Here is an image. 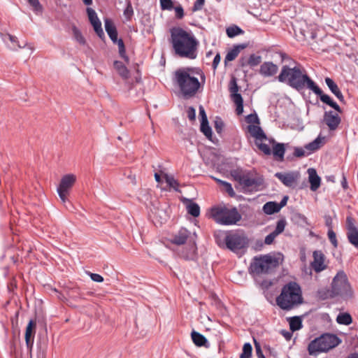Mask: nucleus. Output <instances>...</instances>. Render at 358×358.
Returning <instances> with one entry per match:
<instances>
[{
	"label": "nucleus",
	"instance_id": "nucleus-1",
	"mask_svg": "<svg viewBox=\"0 0 358 358\" xmlns=\"http://www.w3.org/2000/svg\"><path fill=\"white\" fill-rule=\"evenodd\" d=\"M173 80L182 97L189 99L203 90L206 76L199 69L180 68L175 71Z\"/></svg>",
	"mask_w": 358,
	"mask_h": 358
},
{
	"label": "nucleus",
	"instance_id": "nucleus-2",
	"mask_svg": "<svg viewBox=\"0 0 358 358\" xmlns=\"http://www.w3.org/2000/svg\"><path fill=\"white\" fill-rule=\"evenodd\" d=\"M170 35L169 43L176 55L189 59L197 57L199 41L191 31L174 27L170 29Z\"/></svg>",
	"mask_w": 358,
	"mask_h": 358
},
{
	"label": "nucleus",
	"instance_id": "nucleus-3",
	"mask_svg": "<svg viewBox=\"0 0 358 358\" xmlns=\"http://www.w3.org/2000/svg\"><path fill=\"white\" fill-rule=\"evenodd\" d=\"M303 303L300 285L294 281L285 284L280 294L276 298L277 305L282 310H289Z\"/></svg>",
	"mask_w": 358,
	"mask_h": 358
},
{
	"label": "nucleus",
	"instance_id": "nucleus-4",
	"mask_svg": "<svg viewBox=\"0 0 358 358\" xmlns=\"http://www.w3.org/2000/svg\"><path fill=\"white\" fill-rule=\"evenodd\" d=\"M278 80L280 83H286L297 90H303L305 87L310 90V83H315L306 74H303L298 66L290 68L287 65L282 66Z\"/></svg>",
	"mask_w": 358,
	"mask_h": 358
},
{
	"label": "nucleus",
	"instance_id": "nucleus-5",
	"mask_svg": "<svg viewBox=\"0 0 358 358\" xmlns=\"http://www.w3.org/2000/svg\"><path fill=\"white\" fill-rule=\"evenodd\" d=\"M196 240V234L195 232L192 233L182 227L173 235L171 242L178 245L185 244L186 246L181 252L180 256L186 260H195L197 255Z\"/></svg>",
	"mask_w": 358,
	"mask_h": 358
},
{
	"label": "nucleus",
	"instance_id": "nucleus-6",
	"mask_svg": "<svg viewBox=\"0 0 358 358\" xmlns=\"http://www.w3.org/2000/svg\"><path fill=\"white\" fill-rule=\"evenodd\" d=\"M278 266V259L270 255L255 256L250 263L249 273L254 277L261 276L272 273Z\"/></svg>",
	"mask_w": 358,
	"mask_h": 358
},
{
	"label": "nucleus",
	"instance_id": "nucleus-7",
	"mask_svg": "<svg viewBox=\"0 0 358 358\" xmlns=\"http://www.w3.org/2000/svg\"><path fill=\"white\" fill-rule=\"evenodd\" d=\"M341 343V340L335 334H323L311 341L308 346L309 355L316 356L321 352H328Z\"/></svg>",
	"mask_w": 358,
	"mask_h": 358
},
{
	"label": "nucleus",
	"instance_id": "nucleus-8",
	"mask_svg": "<svg viewBox=\"0 0 358 358\" xmlns=\"http://www.w3.org/2000/svg\"><path fill=\"white\" fill-rule=\"evenodd\" d=\"M210 213L213 220L222 225H234L241 219V215L236 208H229L225 205L213 207Z\"/></svg>",
	"mask_w": 358,
	"mask_h": 358
},
{
	"label": "nucleus",
	"instance_id": "nucleus-9",
	"mask_svg": "<svg viewBox=\"0 0 358 358\" xmlns=\"http://www.w3.org/2000/svg\"><path fill=\"white\" fill-rule=\"evenodd\" d=\"M224 240L227 248L236 254L243 253L249 245V239L243 231H231Z\"/></svg>",
	"mask_w": 358,
	"mask_h": 358
},
{
	"label": "nucleus",
	"instance_id": "nucleus-10",
	"mask_svg": "<svg viewBox=\"0 0 358 358\" xmlns=\"http://www.w3.org/2000/svg\"><path fill=\"white\" fill-rule=\"evenodd\" d=\"M331 294L349 297L352 295V289L347 275L343 271H338L334 277L331 284Z\"/></svg>",
	"mask_w": 358,
	"mask_h": 358
},
{
	"label": "nucleus",
	"instance_id": "nucleus-11",
	"mask_svg": "<svg viewBox=\"0 0 358 358\" xmlns=\"http://www.w3.org/2000/svg\"><path fill=\"white\" fill-rule=\"evenodd\" d=\"M248 131L255 138V145L259 150L265 155H270L271 154L270 145L274 144L275 140L268 138L259 126L250 124L248 126Z\"/></svg>",
	"mask_w": 358,
	"mask_h": 358
},
{
	"label": "nucleus",
	"instance_id": "nucleus-12",
	"mask_svg": "<svg viewBox=\"0 0 358 358\" xmlns=\"http://www.w3.org/2000/svg\"><path fill=\"white\" fill-rule=\"evenodd\" d=\"M76 180V176L73 174H66L62 178L57 187V193L64 203L68 201L67 195Z\"/></svg>",
	"mask_w": 358,
	"mask_h": 358
},
{
	"label": "nucleus",
	"instance_id": "nucleus-13",
	"mask_svg": "<svg viewBox=\"0 0 358 358\" xmlns=\"http://www.w3.org/2000/svg\"><path fill=\"white\" fill-rule=\"evenodd\" d=\"M236 180L246 189L257 191L262 185V179L258 177H250L248 173H238L234 176Z\"/></svg>",
	"mask_w": 358,
	"mask_h": 358
},
{
	"label": "nucleus",
	"instance_id": "nucleus-14",
	"mask_svg": "<svg viewBox=\"0 0 358 358\" xmlns=\"http://www.w3.org/2000/svg\"><path fill=\"white\" fill-rule=\"evenodd\" d=\"M345 228L348 241L355 248L358 249V227L355 224V219L350 215L346 217Z\"/></svg>",
	"mask_w": 358,
	"mask_h": 358
},
{
	"label": "nucleus",
	"instance_id": "nucleus-15",
	"mask_svg": "<svg viewBox=\"0 0 358 358\" xmlns=\"http://www.w3.org/2000/svg\"><path fill=\"white\" fill-rule=\"evenodd\" d=\"M310 85L311 88L310 90L319 96L322 102L327 104L338 113L342 112L341 107L329 95L324 94L322 90L315 83H310Z\"/></svg>",
	"mask_w": 358,
	"mask_h": 358
},
{
	"label": "nucleus",
	"instance_id": "nucleus-16",
	"mask_svg": "<svg viewBox=\"0 0 358 358\" xmlns=\"http://www.w3.org/2000/svg\"><path fill=\"white\" fill-rule=\"evenodd\" d=\"M313 257V261L311 262L310 265L316 273H320L327 268V264L325 263V255L321 250L314 251Z\"/></svg>",
	"mask_w": 358,
	"mask_h": 358
},
{
	"label": "nucleus",
	"instance_id": "nucleus-17",
	"mask_svg": "<svg viewBox=\"0 0 358 358\" xmlns=\"http://www.w3.org/2000/svg\"><path fill=\"white\" fill-rule=\"evenodd\" d=\"M87 13L88 15L89 20L93 26L94 31L96 33L98 36L103 38L104 33L101 27V22L99 19L96 13L92 8H87Z\"/></svg>",
	"mask_w": 358,
	"mask_h": 358
},
{
	"label": "nucleus",
	"instance_id": "nucleus-18",
	"mask_svg": "<svg viewBox=\"0 0 358 358\" xmlns=\"http://www.w3.org/2000/svg\"><path fill=\"white\" fill-rule=\"evenodd\" d=\"M275 176L279 179L285 186L292 187L296 184L299 174L297 172L276 173Z\"/></svg>",
	"mask_w": 358,
	"mask_h": 358
},
{
	"label": "nucleus",
	"instance_id": "nucleus-19",
	"mask_svg": "<svg viewBox=\"0 0 358 358\" xmlns=\"http://www.w3.org/2000/svg\"><path fill=\"white\" fill-rule=\"evenodd\" d=\"M341 117L338 114L329 110L325 111L324 113V122L329 127V130L334 131L337 129L341 123Z\"/></svg>",
	"mask_w": 358,
	"mask_h": 358
},
{
	"label": "nucleus",
	"instance_id": "nucleus-20",
	"mask_svg": "<svg viewBox=\"0 0 358 358\" xmlns=\"http://www.w3.org/2000/svg\"><path fill=\"white\" fill-rule=\"evenodd\" d=\"M278 70L276 64L271 62H265L260 66L259 73L264 77H271L274 76Z\"/></svg>",
	"mask_w": 358,
	"mask_h": 358
},
{
	"label": "nucleus",
	"instance_id": "nucleus-21",
	"mask_svg": "<svg viewBox=\"0 0 358 358\" xmlns=\"http://www.w3.org/2000/svg\"><path fill=\"white\" fill-rule=\"evenodd\" d=\"M308 180L310 184V189L315 192L316 191L320 186L321 183V178L317 175L316 171L313 169L310 168L308 169Z\"/></svg>",
	"mask_w": 358,
	"mask_h": 358
},
{
	"label": "nucleus",
	"instance_id": "nucleus-22",
	"mask_svg": "<svg viewBox=\"0 0 358 358\" xmlns=\"http://www.w3.org/2000/svg\"><path fill=\"white\" fill-rule=\"evenodd\" d=\"M104 26L106 31L107 32L113 43H116V41L118 40L117 31L113 21L108 18L105 19Z\"/></svg>",
	"mask_w": 358,
	"mask_h": 358
},
{
	"label": "nucleus",
	"instance_id": "nucleus-23",
	"mask_svg": "<svg viewBox=\"0 0 358 358\" xmlns=\"http://www.w3.org/2000/svg\"><path fill=\"white\" fill-rule=\"evenodd\" d=\"M34 328V322L32 320H30L27 326L25 332V341L28 348H31L33 345L34 336L35 334Z\"/></svg>",
	"mask_w": 358,
	"mask_h": 358
},
{
	"label": "nucleus",
	"instance_id": "nucleus-24",
	"mask_svg": "<svg viewBox=\"0 0 358 358\" xmlns=\"http://www.w3.org/2000/svg\"><path fill=\"white\" fill-rule=\"evenodd\" d=\"M246 44H239L234 45L225 56V62H231L234 60L236 57L238 55L241 50H243L246 48Z\"/></svg>",
	"mask_w": 358,
	"mask_h": 358
},
{
	"label": "nucleus",
	"instance_id": "nucleus-25",
	"mask_svg": "<svg viewBox=\"0 0 358 358\" xmlns=\"http://www.w3.org/2000/svg\"><path fill=\"white\" fill-rule=\"evenodd\" d=\"M185 201L187 213L194 217H199L200 215L199 206L190 199H185Z\"/></svg>",
	"mask_w": 358,
	"mask_h": 358
},
{
	"label": "nucleus",
	"instance_id": "nucleus-26",
	"mask_svg": "<svg viewBox=\"0 0 358 358\" xmlns=\"http://www.w3.org/2000/svg\"><path fill=\"white\" fill-rule=\"evenodd\" d=\"M272 146L273 150H271V153H273V156L280 161L283 160L285 152L284 143H276L275 141V143L272 144Z\"/></svg>",
	"mask_w": 358,
	"mask_h": 358
},
{
	"label": "nucleus",
	"instance_id": "nucleus-27",
	"mask_svg": "<svg viewBox=\"0 0 358 358\" xmlns=\"http://www.w3.org/2000/svg\"><path fill=\"white\" fill-rule=\"evenodd\" d=\"M193 343L198 347L206 346L208 343L206 338L201 334L193 331L191 334Z\"/></svg>",
	"mask_w": 358,
	"mask_h": 358
},
{
	"label": "nucleus",
	"instance_id": "nucleus-28",
	"mask_svg": "<svg viewBox=\"0 0 358 358\" xmlns=\"http://www.w3.org/2000/svg\"><path fill=\"white\" fill-rule=\"evenodd\" d=\"M113 65L118 74L123 79H127L129 78V71L122 62L115 61Z\"/></svg>",
	"mask_w": 358,
	"mask_h": 358
},
{
	"label": "nucleus",
	"instance_id": "nucleus-29",
	"mask_svg": "<svg viewBox=\"0 0 358 358\" xmlns=\"http://www.w3.org/2000/svg\"><path fill=\"white\" fill-rule=\"evenodd\" d=\"M263 211L266 215H272L280 211L278 203L274 201L266 202L263 206Z\"/></svg>",
	"mask_w": 358,
	"mask_h": 358
},
{
	"label": "nucleus",
	"instance_id": "nucleus-30",
	"mask_svg": "<svg viewBox=\"0 0 358 358\" xmlns=\"http://www.w3.org/2000/svg\"><path fill=\"white\" fill-rule=\"evenodd\" d=\"M322 143V138L320 137H317L312 142L306 145L305 149L308 150V155L317 150L321 147Z\"/></svg>",
	"mask_w": 358,
	"mask_h": 358
},
{
	"label": "nucleus",
	"instance_id": "nucleus-31",
	"mask_svg": "<svg viewBox=\"0 0 358 358\" xmlns=\"http://www.w3.org/2000/svg\"><path fill=\"white\" fill-rule=\"evenodd\" d=\"M262 62V57L260 55H257L255 54H252L250 55L247 62H243L241 63V66H244L245 65H248L250 67H255L258 66Z\"/></svg>",
	"mask_w": 358,
	"mask_h": 358
},
{
	"label": "nucleus",
	"instance_id": "nucleus-32",
	"mask_svg": "<svg viewBox=\"0 0 358 358\" xmlns=\"http://www.w3.org/2000/svg\"><path fill=\"white\" fill-rule=\"evenodd\" d=\"M1 36L2 40L4 42H7V41H10V43L13 44V45L10 47L12 49H16V48H24V46H21L18 43V41L16 36L10 35V34H1Z\"/></svg>",
	"mask_w": 358,
	"mask_h": 358
},
{
	"label": "nucleus",
	"instance_id": "nucleus-33",
	"mask_svg": "<svg viewBox=\"0 0 358 358\" xmlns=\"http://www.w3.org/2000/svg\"><path fill=\"white\" fill-rule=\"evenodd\" d=\"M289 328L292 331H296L301 329L303 327L302 320L300 317L294 316L289 320Z\"/></svg>",
	"mask_w": 358,
	"mask_h": 358
},
{
	"label": "nucleus",
	"instance_id": "nucleus-34",
	"mask_svg": "<svg viewBox=\"0 0 358 358\" xmlns=\"http://www.w3.org/2000/svg\"><path fill=\"white\" fill-rule=\"evenodd\" d=\"M336 322L339 324L349 325L352 322V318L349 313H341L337 315Z\"/></svg>",
	"mask_w": 358,
	"mask_h": 358
},
{
	"label": "nucleus",
	"instance_id": "nucleus-35",
	"mask_svg": "<svg viewBox=\"0 0 358 358\" xmlns=\"http://www.w3.org/2000/svg\"><path fill=\"white\" fill-rule=\"evenodd\" d=\"M229 90L231 92V99H236V95H241V94L238 93L239 90V87L237 84V80L235 77H233L229 85Z\"/></svg>",
	"mask_w": 358,
	"mask_h": 358
},
{
	"label": "nucleus",
	"instance_id": "nucleus-36",
	"mask_svg": "<svg viewBox=\"0 0 358 358\" xmlns=\"http://www.w3.org/2000/svg\"><path fill=\"white\" fill-rule=\"evenodd\" d=\"M226 33L229 38H234L236 36L243 34L244 31L237 25H232L227 28Z\"/></svg>",
	"mask_w": 358,
	"mask_h": 358
},
{
	"label": "nucleus",
	"instance_id": "nucleus-37",
	"mask_svg": "<svg viewBox=\"0 0 358 358\" xmlns=\"http://www.w3.org/2000/svg\"><path fill=\"white\" fill-rule=\"evenodd\" d=\"M164 177L169 187L173 188L176 192H179V183L178 180L173 178V176L166 173L164 174Z\"/></svg>",
	"mask_w": 358,
	"mask_h": 358
},
{
	"label": "nucleus",
	"instance_id": "nucleus-38",
	"mask_svg": "<svg viewBox=\"0 0 358 358\" xmlns=\"http://www.w3.org/2000/svg\"><path fill=\"white\" fill-rule=\"evenodd\" d=\"M201 131L206 136L207 138L211 139L212 138V129L208 124V120H201Z\"/></svg>",
	"mask_w": 358,
	"mask_h": 358
},
{
	"label": "nucleus",
	"instance_id": "nucleus-39",
	"mask_svg": "<svg viewBox=\"0 0 358 358\" xmlns=\"http://www.w3.org/2000/svg\"><path fill=\"white\" fill-rule=\"evenodd\" d=\"M28 3L31 7L32 10L36 14H41L43 12V6L39 0H27Z\"/></svg>",
	"mask_w": 358,
	"mask_h": 358
},
{
	"label": "nucleus",
	"instance_id": "nucleus-40",
	"mask_svg": "<svg viewBox=\"0 0 358 358\" xmlns=\"http://www.w3.org/2000/svg\"><path fill=\"white\" fill-rule=\"evenodd\" d=\"M252 348L250 343H246L243 345L242 353L240 358H251Z\"/></svg>",
	"mask_w": 358,
	"mask_h": 358
},
{
	"label": "nucleus",
	"instance_id": "nucleus-41",
	"mask_svg": "<svg viewBox=\"0 0 358 358\" xmlns=\"http://www.w3.org/2000/svg\"><path fill=\"white\" fill-rule=\"evenodd\" d=\"M73 37H74L75 40L79 44L83 45H85V43H86L85 38L83 36V34L80 32V31L78 28H76V27H74L73 28Z\"/></svg>",
	"mask_w": 358,
	"mask_h": 358
},
{
	"label": "nucleus",
	"instance_id": "nucleus-42",
	"mask_svg": "<svg viewBox=\"0 0 358 358\" xmlns=\"http://www.w3.org/2000/svg\"><path fill=\"white\" fill-rule=\"evenodd\" d=\"M115 44H117V46H118L119 54H120V57L122 59H124L126 62H128L129 61V58H128V57L126 55L125 47H124V42H123L122 39H121V38L118 39L116 41Z\"/></svg>",
	"mask_w": 358,
	"mask_h": 358
},
{
	"label": "nucleus",
	"instance_id": "nucleus-43",
	"mask_svg": "<svg viewBox=\"0 0 358 358\" xmlns=\"http://www.w3.org/2000/svg\"><path fill=\"white\" fill-rule=\"evenodd\" d=\"M286 224L287 222L285 218L280 219L278 220L275 229L273 232H274L278 236L280 235L284 231Z\"/></svg>",
	"mask_w": 358,
	"mask_h": 358
},
{
	"label": "nucleus",
	"instance_id": "nucleus-44",
	"mask_svg": "<svg viewBox=\"0 0 358 358\" xmlns=\"http://www.w3.org/2000/svg\"><path fill=\"white\" fill-rule=\"evenodd\" d=\"M233 101L236 105V113L238 115H241L243 112V100L241 95H236V99H233Z\"/></svg>",
	"mask_w": 358,
	"mask_h": 358
},
{
	"label": "nucleus",
	"instance_id": "nucleus-45",
	"mask_svg": "<svg viewBox=\"0 0 358 358\" xmlns=\"http://www.w3.org/2000/svg\"><path fill=\"white\" fill-rule=\"evenodd\" d=\"M215 180L225 188V190L230 196H234L235 194L233 187L229 182L217 178H215Z\"/></svg>",
	"mask_w": 358,
	"mask_h": 358
},
{
	"label": "nucleus",
	"instance_id": "nucleus-46",
	"mask_svg": "<svg viewBox=\"0 0 358 358\" xmlns=\"http://www.w3.org/2000/svg\"><path fill=\"white\" fill-rule=\"evenodd\" d=\"M124 16L127 20H130L134 15V10L130 1H127V6L123 12Z\"/></svg>",
	"mask_w": 358,
	"mask_h": 358
},
{
	"label": "nucleus",
	"instance_id": "nucleus-47",
	"mask_svg": "<svg viewBox=\"0 0 358 358\" xmlns=\"http://www.w3.org/2000/svg\"><path fill=\"white\" fill-rule=\"evenodd\" d=\"M161 8L163 10H171L173 9V3L172 0H159Z\"/></svg>",
	"mask_w": 358,
	"mask_h": 358
},
{
	"label": "nucleus",
	"instance_id": "nucleus-48",
	"mask_svg": "<svg viewBox=\"0 0 358 358\" xmlns=\"http://www.w3.org/2000/svg\"><path fill=\"white\" fill-rule=\"evenodd\" d=\"M327 236H328V238H329V241L334 245V248H337L338 243V241H337V238H336V234L334 231L333 229H328Z\"/></svg>",
	"mask_w": 358,
	"mask_h": 358
},
{
	"label": "nucleus",
	"instance_id": "nucleus-49",
	"mask_svg": "<svg viewBox=\"0 0 358 358\" xmlns=\"http://www.w3.org/2000/svg\"><path fill=\"white\" fill-rule=\"evenodd\" d=\"M325 83L332 93L339 89L337 84L330 78H325Z\"/></svg>",
	"mask_w": 358,
	"mask_h": 358
},
{
	"label": "nucleus",
	"instance_id": "nucleus-50",
	"mask_svg": "<svg viewBox=\"0 0 358 358\" xmlns=\"http://www.w3.org/2000/svg\"><path fill=\"white\" fill-rule=\"evenodd\" d=\"M318 296L320 299H322L323 300L329 299V298L330 299L334 298L336 296H333L331 294V289H327V290L321 289V290L318 291Z\"/></svg>",
	"mask_w": 358,
	"mask_h": 358
},
{
	"label": "nucleus",
	"instance_id": "nucleus-51",
	"mask_svg": "<svg viewBox=\"0 0 358 358\" xmlns=\"http://www.w3.org/2000/svg\"><path fill=\"white\" fill-rule=\"evenodd\" d=\"M245 120L249 124H259V120L256 113L250 114L245 117Z\"/></svg>",
	"mask_w": 358,
	"mask_h": 358
},
{
	"label": "nucleus",
	"instance_id": "nucleus-52",
	"mask_svg": "<svg viewBox=\"0 0 358 358\" xmlns=\"http://www.w3.org/2000/svg\"><path fill=\"white\" fill-rule=\"evenodd\" d=\"M294 155L296 157H303L308 155L303 148L296 147L294 148Z\"/></svg>",
	"mask_w": 358,
	"mask_h": 358
},
{
	"label": "nucleus",
	"instance_id": "nucleus-53",
	"mask_svg": "<svg viewBox=\"0 0 358 358\" xmlns=\"http://www.w3.org/2000/svg\"><path fill=\"white\" fill-rule=\"evenodd\" d=\"M173 9L175 10L176 17L177 19H182L184 17V10L180 4L176 7H173Z\"/></svg>",
	"mask_w": 358,
	"mask_h": 358
},
{
	"label": "nucleus",
	"instance_id": "nucleus-54",
	"mask_svg": "<svg viewBox=\"0 0 358 358\" xmlns=\"http://www.w3.org/2000/svg\"><path fill=\"white\" fill-rule=\"evenodd\" d=\"M214 127L217 133L220 134L222 132V129L224 127V123L220 118H217L215 120Z\"/></svg>",
	"mask_w": 358,
	"mask_h": 358
},
{
	"label": "nucleus",
	"instance_id": "nucleus-55",
	"mask_svg": "<svg viewBox=\"0 0 358 358\" xmlns=\"http://www.w3.org/2000/svg\"><path fill=\"white\" fill-rule=\"evenodd\" d=\"M278 236L274 232L270 233L265 237L264 243L266 245H271L273 243L275 238Z\"/></svg>",
	"mask_w": 358,
	"mask_h": 358
},
{
	"label": "nucleus",
	"instance_id": "nucleus-56",
	"mask_svg": "<svg viewBox=\"0 0 358 358\" xmlns=\"http://www.w3.org/2000/svg\"><path fill=\"white\" fill-rule=\"evenodd\" d=\"M255 352H256V355H257V358H266L263 354V352L262 350L259 343H258L255 340Z\"/></svg>",
	"mask_w": 358,
	"mask_h": 358
},
{
	"label": "nucleus",
	"instance_id": "nucleus-57",
	"mask_svg": "<svg viewBox=\"0 0 358 358\" xmlns=\"http://www.w3.org/2000/svg\"><path fill=\"white\" fill-rule=\"evenodd\" d=\"M205 3V0H196L192 7L193 11H198L202 9Z\"/></svg>",
	"mask_w": 358,
	"mask_h": 358
},
{
	"label": "nucleus",
	"instance_id": "nucleus-58",
	"mask_svg": "<svg viewBox=\"0 0 358 358\" xmlns=\"http://www.w3.org/2000/svg\"><path fill=\"white\" fill-rule=\"evenodd\" d=\"M88 274L90 276V278L94 282H101L103 281V278L98 273H93L90 272Z\"/></svg>",
	"mask_w": 358,
	"mask_h": 358
},
{
	"label": "nucleus",
	"instance_id": "nucleus-59",
	"mask_svg": "<svg viewBox=\"0 0 358 358\" xmlns=\"http://www.w3.org/2000/svg\"><path fill=\"white\" fill-rule=\"evenodd\" d=\"M324 221L326 226L329 228V229H333V219L331 215H324Z\"/></svg>",
	"mask_w": 358,
	"mask_h": 358
},
{
	"label": "nucleus",
	"instance_id": "nucleus-60",
	"mask_svg": "<svg viewBox=\"0 0 358 358\" xmlns=\"http://www.w3.org/2000/svg\"><path fill=\"white\" fill-rule=\"evenodd\" d=\"M187 117L190 120H195L196 111L192 106L189 107L187 109Z\"/></svg>",
	"mask_w": 358,
	"mask_h": 358
},
{
	"label": "nucleus",
	"instance_id": "nucleus-61",
	"mask_svg": "<svg viewBox=\"0 0 358 358\" xmlns=\"http://www.w3.org/2000/svg\"><path fill=\"white\" fill-rule=\"evenodd\" d=\"M220 60H221V57H220V54L217 53L215 56L213 61V67L214 69H215L217 67L218 64L220 62Z\"/></svg>",
	"mask_w": 358,
	"mask_h": 358
},
{
	"label": "nucleus",
	"instance_id": "nucleus-62",
	"mask_svg": "<svg viewBox=\"0 0 358 358\" xmlns=\"http://www.w3.org/2000/svg\"><path fill=\"white\" fill-rule=\"evenodd\" d=\"M336 97L337 99L341 101V102H343L344 101V96L342 94V92H341L340 89H338L335 92L333 93Z\"/></svg>",
	"mask_w": 358,
	"mask_h": 358
},
{
	"label": "nucleus",
	"instance_id": "nucleus-63",
	"mask_svg": "<svg viewBox=\"0 0 358 358\" xmlns=\"http://www.w3.org/2000/svg\"><path fill=\"white\" fill-rule=\"evenodd\" d=\"M287 199H288V196H285L282 199V200L280 201V203H278V208H279V209H280V210L287 204Z\"/></svg>",
	"mask_w": 358,
	"mask_h": 358
},
{
	"label": "nucleus",
	"instance_id": "nucleus-64",
	"mask_svg": "<svg viewBox=\"0 0 358 358\" xmlns=\"http://www.w3.org/2000/svg\"><path fill=\"white\" fill-rule=\"evenodd\" d=\"M199 115L201 116V120H208L204 108L202 106L199 107Z\"/></svg>",
	"mask_w": 358,
	"mask_h": 358
}]
</instances>
